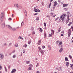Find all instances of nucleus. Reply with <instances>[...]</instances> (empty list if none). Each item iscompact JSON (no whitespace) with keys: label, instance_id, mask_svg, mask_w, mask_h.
Wrapping results in <instances>:
<instances>
[{"label":"nucleus","instance_id":"nucleus-22","mask_svg":"<svg viewBox=\"0 0 73 73\" xmlns=\"http://www.w3.org/2000/svg\"><path fill=\"white\" fill-rule=\"evenodd\" d=\"M24 24V22L23 21L21 23V26H23V25Z\"/></svg>","mask_w":73,"mask_h":73},{"label":"nucleus","instance_id":"nucleus-55","mask_svg":"<svg viewBox=\"0 0 73 73\" xmlns=\"http://www.w3.org/2000/svg\"><path fill=\"white\" fill-rule=\"evenodd\" d=\"M55 69L56 70H58V68H56Z\"/></svg>","mask_w":73,"mask_h":73},{"label":"nucleus","instance_id":"nucleus-57","mask_svg":"<svg viewBox=\"0 0 73 73\" xmlns=\"http://www.w3.org/2000/svg\"><path fill=\"white\" fill-rule=\"evenodd\" d=\"M58 42H60V40H57V43H58Z\"/></svg>","mask_w":73,"mask_h":73},{"label":"nucleus","instance_id":"nucleus-38","mask_svg":"<svg viewBox=\"0 0 73 73\" xmlns=\"http://www.w3.org/2000/svg\"><path fill=\"white\" fill-rule=\"evenodd\" d=\"M44 27H46V23H44Z\"/></svg>","mask_w":73,"mask_h":73},{"label":"nucleus","instance_id":"nucleus-18","mask_svg":"<svg viewBox=\"0 0 73 73\" xmlns=\"http://www.w3.org/2000/svg\"><path fill=\"white\" fill-rule=\"evenodd\" d=\"M68 6V4H63V7H67Z\"/></svg>","mask_w":73,"mask_h":73},{"label":"nucleus","instance_id":"nucleus-58","mask_svg":"<svg viewBox=\"0 0 73 73\" xmlns=\"http://www.w3.org/2000/svg\"><path fill=\"white\" fill-rule=\"evenodd\" d=\"M38 49H39V50H41V48H40V47H38Z\"/></svg>","mask_w":73,"mask_h":73},{"label":"nucleus","instance_id":"nucleus-51","mask_svg":"<svg viewBox=\"0 0 73 73\" xmlns=\"http://www.w3.org/2000/svg\"><path fill=\"white\" fill-rule=\"evenodd\" d=\"M10 68H11V66H8V69H10Z\"/></svg>","mask_w":73,"mask_h":73},{"label":"nucleus","instance_id":"nucleus-60","mask_svg":"<svg viewBox=\"0 0 73 73\" xmlns=\"http://www.w3.org/2000/svg\"><path fill=\"white\" fill-rule=\"evenodd\" d=\"M67 13L68 14V15H70V13H69V12H67Z\"/></svg>","mask_w":73,"mask_h":73},{"label":"nucleus","instance_id":"nucleus-49","mask_svg":"<svg viewBox=\"0 0 73 73\" xmlns=\"http://www.w3.org/2000/svg\"><path fill=\"white\" fill-rule=\"evenodd\" d=\"M50 15L51 16H52L53 15V13H50Z\"/></svg>","mask_w":73,"mask_h":73},{"label":"nucleus","instance_id":"nucleus-29","mask_svg":"<svg viewBox=\"0 0 73 73\" xmlns=\"http://www.w3.org/2000/svg\"><path fill=\"white\" fill-rule=\"evenodd\" d=\"M61 27H60L59 28V29L58 30V32H60V31H61Z\"/></svg>","mask_w":73,"mask_h":73},{"label":"nucleus","instance_id":"nucleus-13","mask_svg":"<svg viewBox=\"0 0 73 73\" xmlns=\"http://www.w3.org/2000/svg\"><path fill=\"white\" fill-rule=\"evenodd\" d=\"M25 16H27L28 14L27 11H26L25 10Z\"/></svg>","mask_w":73,"mask_h":73},{"label":"nucleus","instance_id":"nucleus-5","mask_svg":"<svg viewBox=\"0 0 73 73\" xmlns=\"http://www.w3.org/2000/svg\"><path fill=\"white\" fill-rule=\"evenodd\" d=\"M68 37H70V35H71V30L70 29L68 30Z\"/></svg>","mask_w":73,"mask_h":73},{"label":"nucleus","instance_id":"nucleus-39","mask_svg":"<svg viewBox=\"0 0 73 73\" xmlns=\"http://www.w3.org/2000/svg\"><path fill=\"white\" fill-rule=\"evenodd\" d=\"M46 34L45 33H44V36L45 38H46Z\"/></svg>","mask_w":73,"mask_h":73},{"label":"nucleus","instance_id":"nucleus-46","mask_svg":"<svg viewBox=\"0 0 73 73\" xmlns=\"http://www.w3.org/2000/svg\"><path fill=\"white\" fill-rule=\"evenodd\" d=\"M58 2L59 3H61V0H58Z\"/></svg>","mask_w":73,"mask_h":73},{"label":"nucleus","instance_id":"nucleus-14","mask_svg":"<svg viewBox=\"0 0 73 73\" xmlns=\"http://www.w3.org/2000/svg\"><path fill=\"white\" fill-rule=\"evenodd\" d=\"M5 27V23H4L2 25V27L3 28H4Z\"/></svg>","mask_w":73,"mask_h":73},{"label":"nucleus","instance_id":"nucleus-41","mask_svg":"<svg viewBox=\"0 0 73 73\" xmlns=\"http://www.w3.org/2000/svg\"><path fill=\"white\" fill-rule=\"evenodd\" d=\"M11 44H12V43H9V46H11Z\"/></svg>","mask_w":73,"mask_h":73},{"label":"nucleus","instance_id":"nucleus-37","mask_svg":"<svg viewBox=\"0 0 73 73\" xmlns=\"http://www.w3.org/2000/svg\"><path fill=\"white\" fill-rule=\"evenodd\" d=\"M55 7H56V5H54L53 6V9H54L55 8Z\"/></svg>","mask_w":73,"mask_h":73},{"label":"nucleus","instance_id":"nucleus-21","mask_svg":"<svg viewBox=\"0 0 73 73\" xmlns=\"http://www.w3.org/2000/svg\"><path fill=\"white\" fill-rule=\"evenodd\" d=\"M18 45H19L18 44L15 43V47H17V46H18Z\"/></svg>","mask_w":73,"mask_h":73},{"label":"nucleus","instance_id":"nucleus-6","mask_svg":"<svg viewBox=\"0 0 73 73\" xmlns=\"http://www.w3.org/2000/svg\"><path fill=\"white\" fill-rule=\"evenodd\" d=\"M34 11H35V12H40V10L39 9H36L35 7L34 9Z\"/></svg>","mask_w":73,"mask_h":73},{"label":"nucleus","instance_id":"nucleus-54","mask_svg":"<svg viewBox=\"0 0 73 73\" xmlns=\"http://www.w3.org/2000/svg\"><path fill=\"white\" fill-rule=\"evenodd\" d=\"M15 50H13L12 52V53H15Z\"/></svg>","mask_w":73,"mask_h":73},{"label":"nucleus","instance_id":"nucleus-47","mask_svg":"<svg viewBox=\"0 0 73 73\" xmlns=\"http://www.w3.org/2000/svg\"><path fill=\"white\" fill-rule=\"evenodd\" d=\"M42 48L43 49H44V48H45V46H42Z\"/></svg>","mask_w":73,"mask_h":73},{"label":"nucleus","instance_id":"nucleus-3","mask_svg":"<svg viewBox=\"0 0 73 73\" xmlns=\"http://www.w3.org/2000/svg\"><path fill=\"white\" fill-rule=\"evenodd\" d=\"M66 14H64L63 15L60 17L61 19L62 20H63L64 19L65 17H66Z\"/></svg>","mask_w":73,"mask_h":73},{"label":"nucleus","instance_id":"nucleus-11","mask_svg":"<svg viewBox=\"0 0 73 73\" xmlns=\"http://www.w3.org/2000/svg\"><path fill=\"white\" fill-rule=\"evenodd\" d=\"M37 44L38 45H40L41 44V40H39L38 43Z\"/></svg>","mask_w":73,"mask_h":73},{"label":"nucleus","instance_id":"nucleus-53","mask_svg":"<svg viewBox=\"0 0 73 73\" xmlns=\"http://www.w3.org/2000/svg\"><path fill=\"white\" fill-rule=\"evenodd\" d=\"M71 29H72V31H73V27H71Z\"/></svg>","mask_w":73,"mask_h":73},{"label":"nucleus","instance_id":"nucleus-10","mask_svg":"<svg viewBox=\"0 0 73 73\" xmlns=\"http://www.w3.org/2000/svg\"><path fill=\"white\" fill-rule=\"evenodd\" d=\"M62 51H63V48H62V47L59 50V52L60 53H62Z\"/></svg>","mask_w":73,"mask_h":73},{"label":"nucleus","instance_id":"nucleus-7","mask_svg":"<svg viewBox=\"0 0 73 73\" xmlns=\"http://www.w3.org/2000/svg\"><path fill=\"white\" fill-rule=\"evenodd\" d=\"M62 42L61 41H60L59 43V45L60 48H61V47H63V46L62 45Z\"/></svg>","mask_w":73,"mask_h":73},{"label":"nucleus","instance_id":"nucleus-48","mask_svg":"<svg viewBox=\"0 0 73 73\" xmlns=\"http://www.w3.org/2000/svg\"><path fill=\"white\" fill-rule=\"evenodd\" d=\"M12 20V18H9L8 19L9 20Z\"/></svg>","mask_w":73,"mask_h":73},{"label":"nucleus","instance_id":"nucleus-20","mask_svg":"<svg viewBox=\"0 0 73 73\" xmlns=\"http://www.w3.org/2000/svg\"><path fill=\"white\" fill-rule=\"evenodd\" d=\"M58 71H61V67H59L58 68Z\"/></svg>","mask_w":73,"mask_h":73},{"label":"nucleus","instance_id":"nucleus-36","mask_svg":"<svg viewBox=\"0 0 73 73\" xmlns=\"http://www.w3.org/2000/svg\"><path fill=\"white\" fill-rule=\"evenodd\" d=\"M27 44H25L24 45H23V47H25V48H26V47L27 46Z\"/></svg>","mask_w":73,"mask_h":73},{"label":"nucleus","instance_id":"nucleus-12","mask_svg":"<svg viewBox=\"0 0 73 73\" xmlns=\"http://www.w3.org/2000/svg\"><path fill=\"white\" fill-rule=\"evenodd\" d=\"M14 6L15 8H18V6H19V5H18V4H15Z\"/></svg>","mask_w":73,"mask_h":73},{"label":"nucleus","instance_id":"nucleus-63","mask_svg":"<svg viewBox=\"0 0 73 73\" xmlns=\"http://www.w3.org/2000/svg\"><path fill=\"white\" fill-rule=\"evenodd\" d=\"M38 14H37V13H35V14H34V15L35 16V15H37Z\"/></svg>","mask_w":73,"mask_h":73},{"label":"nucleus","instance_id":"nucleus-15","mask_svg":"<svg viewBox=\"0 0 73 73\" xmlns=\"http://www.w3.org/2000/svg\"><path fill=\"white\" fill-rule=\"evenodd\" d=\"M40 52V53H41L42 54H43L44 53V51H43V50H41Z\"/></svg>","mask_w":73,"mask_h":73},{"label":"nucleus","instance_id":"nucleus-16","mask_svg":"<svg viewBox=\"0 0 73 73\" xmlns=\"http://www.w3.org/2000/svg\"><path fill=\"white\" fill-rule=\"evenodd\" d=\"M54 5H57V3L56 1H55L54 3Z\"/></svg>","mask_w":73,"mask_h":73},{"label":"nucleus","instance_id":"nucleus-40","mask_svg":"<svg viewBox=\"0 0 73 73\" xmlns=\"http://www.w3.org/2000/svg\"><path fill=\"white\" fill-rule=\"evenodd\" d=\"M36 67H37V66H38V63H37V64L36 65Z\"/></svg>","mask_w":73,"mask_h":73},{"label":"nucleus","instance_id":"nucleus-35","mask_svg":"<svg viewBox=\"0 0 73 73\" xmlns=\"http://www.w3.org/2000/svg\"><path fill=\"white\" fill-rule=\"evenodd\" d=\"M48 48H49V50H51V47H50V46H48Z\"/></svg>","mask_w":73,"mask_h":73},{"label":"nucleus","instance_id":"nucleus-32","mask_svg":"<svg viewBox=\"0 0 73 73\" xmlns=\"http://www.w3.org/2000/svg\"><path fill=\"white\" fill-rule=\"evenodd\" d=\"M36 20H37V21H38V20H39V17H38L37 18H36Z\"/></svg>","mask_w":73,"mask_h":73},{"label":"nucleus","instance_id":"nucleus-24","mask_svg":"<svg viewBox=\"0 0 73 73\" xmlns=\"http://www.w3.org/2000/svg\"><path fill=\"white\" fill-rule=\"evenodd\" d=\"M66 66L68 67L69 66V62H66Z\"/></svg>","mask_w":73,"mask_h":73},{"label":"nucleus","instance_id":"nucleus-52","mask_svg":"<svg viewBox=\"0 0 73 73\" xmlns=\"http://www.w3.org/2000/svg\"><path fill=\"white\" fill-rule=\"evenodd\" d=\"M58 17H57V18H56V19H55V21H56V20H58Z\"/></svg>","mask_w":73,"mask_h":73},{"label":"nucleus","instance_id":"nucleus-2","mask_svg":"<svg viewBox=\"0 0 73 73\" xmlns=\"http://www.w3.org/2000/svg\"><path fill=\"white\" fill-rule=\"evenodd\" d=\"M6 27L7 28H8L11 31H16V28H12L11 26L9 25H6Z\"/></svg>","mask_w":73,"mask_h":73},{"label":"nucleus","instance_id":"nucleus-28","mask_svg":"<svg viewBox=\"0 0 73 73\" xmlns=\"http://www.w3.org/2000/svg\"><path fill=\"white\" fill-rule=\"evenodd\" d=\"M65 61H68V57H67L65 58Z\"/></svg>","mask_w":73,"mask_h":73},{"label":"nucleus","instance_id":"nucleus-50","mask_svg":"<svg viewBox=\"0 0 73 73\" xmlns=\"http://www.w3.org/2000/svg\"><path fill=\"white\" fill-rule=\"evenodd\" d=\"M34 34H35V31H33V35H34Z\"/></svg>","mask_w":73,"mask_h":73},{"label":"nucleus","instance_id":"nucleus-43","mask_svg":"<svg viewBox=\"0 0 73 73\" xmlns=\"http://www.w3.org/2000/svg\"><path fill=\"white\" fill-rule=\"evenodd\" d=\"M2 69V66L1 65L0 66V70H1Z\"/></svg>","mask_w":73,"mask_h":73},{"label":"nucleus","instance_id":"nucleus-27","mask_svg":"<svg viewBox=\"0 0 73 73\" xmlns=\"http://www.w3.org/2000/svg\"><path fill=\"white\" fill-rule=\"evenodd\" d=\"M16 57V55L15 54L13 55V58H15V57Z\"/></svg>","mask_w":73,"mask_h":73},{"label":"nucleus","instance_id":"nucleus-19","mask_svg":"<svg viewBox=\"0 0 73 73\" xmlns=\"http://www.w3.org/2000/svg\"><path fill=\"white\" fill-rule=\"evenodd\" d=\"M28 70H32V68L31 67H29L28 69Z\"/></svg>","mask_w":73,"mask_h":73},{"label":"nucleus","instance_id":"nucleus-30","mask_svg":"<svg viewBox=\"0 0 73 73\" xmlns=\"http://www.w3.org/2000/svg\"><path fill=\"white\" fill-rule=\"evenodd\" d=\"M5 72H7V68L5 66Z\"/></svg>","mask_w":73,"mask_h":73},{"label":"nucleus","instance_id":"nucleus-61","mask_svg":"<svg viewBox=\"0 0 73 73\" xmlns=\"http://www.w3.org/2000/svg\"><path fill=\"white\" fill-rule=\"evenodd\" d=\"M31 34H28V36H31Z\"/></svg>","mask_w":73,"mask_h":73},{"label":"nucleus","instance_id":"nucleus-44","mask_svg":"<svg viewBox=\"0 0 73 73\" xmlns=\"http://www.w3.org/2000/svg\"><path fill=\"white\" fill-rule=\"evenodd\" d=\"M51 3H50V4H49V8H50V6H51Z\"/></svg>","mask_w":73,"mask_h":73},{"label":"nucleus","instance_id":"nucleus-64","mask_svg":"<svg viewBox=\"0 0 73 73\" xmlns=\"http://www.w3.org/2000/svg\"><path fill=\"white\" fill-rule=\"evenodd\" d=\"M62 33H64V31H62Z\"/></svg>","mask_w":73,"mask_h":73},{"label":"nucleus","instance_id":"nucleus-1","mask_svg":"<svg viewBox=\"0 0 73 73\" xmlns=\"http://www.w3.org/2000/svg\"><path fill=\"white\" fill-rule=\"evenodd\" d=\"M4 12H3L1 13L0 17V21L1 23H2L3 21V19L4 18Z\"/></svg>","mask_w":73,"mask_h":73},{"label":"nucleus","instance_id":"nucleus-17","mask_svg":"<svg viewBox=\"0 0 73 73\" xmlns=\"http://www.w3.org/2000/svg\"><path fill=\"white\" fill-rule=\"evenodd\" d=\"M19 38L20 39H22V40H23V37L21 36H19Z\"/></svg>","mask_w":73,"mask_h":73},{"label":"nucleus","instance_id":"nucleus-8","mask_svg":"<svg viewBox=\"0 0 73 73\" xmlns=\"http://www.w3.org/2000/svg\"><path fill=\"white\" fill-rule=\"evenodd\" d=\"M4 58V55L3 54H0V58H1L2 60Z\"/></svg>","mask_w":73,"mask_h":73},{"label":"nucleus","instance_id":"nucleus-56","mask_svg":"<svg viewBox=\"0 0 73 73\" xmlns=\"http://www.w3.org/2000/svg\"><path fill=\"white\" fill-rule=\"evenodd\" d=\"M30 67H31H31H32V64H30Z\"/></svg>","mask_w":73,"mask_h":73},{"label":"nucleus","instance_id":"nucleus-34","mask_svg":"<svg viewBox=\"0 0 73 73\" xmlns=\"http://www.w3.org/2000/svg\"><path fill=\"white\" fill-rule=\"evenodd\" d=\"M26 62H27V64H29V63H30V61H27Z\"/></svg>","mask_w":73,"mask_h":73},{"label":"nucleus","instance_id":"nucleus-45","mask_svg":"<svg viewBox=\"0 0 73 73\" xmlns=\"http://www.w3.org/2000/svg\"><path fill=\"white\" fill-rule=\"evenodd\" d=\"M23 53H25V50L24 49H23Z\"/></svg>","mask_w":73,"mask_h":73},{"label":"nucleus","instance_id":"nucleus-59","mask_svg":"<svg viewBox=\"0 0 73 73\" xmlns=\"http://www.w3.org/2000/svg\"><path fill=\"white\" fill-rule=\"evenodd\" d=\"M36 73H39V71H37Z\"/></svg>","mask_w":73,"mask_h":73},{"label":"nucleus","instance_id":"nucleus-33","mask_svg":"<svg viewBox=\"0 0 73 73\" xmlns=\"http://www.w3.org/2000/svg\"><path fill=\"white\" fill-rule=\"evenodd\" d=\"M52 33L50 34H49V37H52Z\"/></svg>","mask_w":73,"mask_h":73},{"label":"nucleus","instance_id":"nucleus-4","mask_svg":"<svg viewBox=\"0 0 73 73\" xmlns=\"http://www.w3.org/2000/svg\"><path fill=\"white\" fill-rule=\"evenodd\" d=\"M69 20H70V19H69V15H67V18L66 19V24H68V23L69 21Z\"/></svg>","mask_w":73,"mask_h":73},{"label":"nucleus","instance_id":"nucleus-31","mask_svg":"<svg viewBox=\"0 0 73 73\" xmlns=\"http://www.w3.org/2000/svg\"><path fill=\"white\" fill-rule=\"evenodd\" d=\"M31 42V40L28 42V43L29 44H30Z\"/></svg>","mask_w":73,"mask_h":73},{"label":"nucleus","instance_id":"nucleus-9","mask_svg":"<svg viewBox=\"0 0 73 73\" xmlns=\"http://www.w3.org/2000/svg\"><path fill=\"white\" fill-rule=\"evenodd\" d=\"M16 69H13L11 72V73H15L16 72Z\"/></svg>","mask_w":73,"mask_h":73},{"label":"nucleus","instance_id":"nucleus-23","mask_svg":"<svg viewBox=\"0 0 73 73\" xmlns=\"http://www.w3.org/2000/svg\"><path fill=\"white\" fill-rule=\"evenodd\" d=\"M72 24V22H70L69 23L68 25V26H70V25H71Z\"/></svg>","mask_w":73,"mask_h":73},{"label":"nucleus","instance_id":"nucleus-42","mask_svg":"<svg viewBox=\"0 0 73 73\" xmlns=\"http://www.w3.org/2000/svg\"><path fill=\"white\" fill-rule=\"evenodd\" d=\"M69 57L70 59L72 58V56H71L70 55H69Z\"/></svg>","mask_w":73,"mask_h":73},{"label":"nucleus","instance_id":"nucleus-62","mask_svg":"<svg viewBox=\"0 0 73 73\" xmlns=\"http://www.w3.org/2000/svg\"><path fill=\"white\" fill-rule=\"evenodd\" d=\"M4 45H5V46H6V45H7V43L4 44Z\"/></svg>","mask_w":73,"mask_h":73},{"label":"nucleus","instance_id":"nucleus-26","mask_svg":"<svg viewBox=\"0 0 73 73\" xmlns=\"http://www.w3.org/2000/svg\"><path fill=\"white\" fill-rule=\"evenodd\" d=\"M52 33V35L54 34V31L53 30H51Z\"/></svg>","mask_w":73,"mask_h":73},{"label":"nucleus","instance_id":"nucleus-25","mask_svg":"<svg viewBox=\"0 0 73 73\" xmlns=\"http://www.w3.org/2000/svg\"><path fill=\"white\" fill-rule=\"evenodd\" d=\"M39 29H40L39 30V31H40L41 33L42 32V29L41 28H39Z\"/></svg>","mask_w":73,"mask_h":73}]
</instances>
